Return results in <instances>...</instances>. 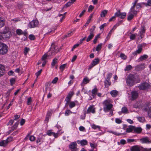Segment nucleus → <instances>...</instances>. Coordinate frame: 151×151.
Segmentation results:
<instances>
[{
    "instance_id": "nucleus-1",
    "label": "nucleus",
    "mask_w": 151,
    "mask_h": 151,
    "mask_svg": "<svg viewBox=\"0 0 151 151\" xmlns=\"http://www.w3.org/2000/svg\"><path fill=\"white\" fill-rule=\"evenodd\" d=\"M104 111L106 112L111 110L109 115H113V110L111 109L113 107V105L111 100L109 99L106 100L102 103Z\"/></svg>"
},
{
    "instance_id": "nucleus-2",
    "label": "nucleus",
    "mask_w": 151,
    "mask_h": 151,
    "mask_svg": "<svg viewBox=\"0 0 151 151\" xmlns=\"http://www.w3.org/2000/svg\"><path fill=\"white\" fill-rule=\"evenodd\" d=\"M11 35V32L8 27H5L3 30L0 32V40L9 38Z\"/></svg>"
},
{
    "instance_id": "nucleus-3",
    "label": "nucleus",
    "mask_w": 151,
    "mask_h": 151,
    "mask_svg": "<svg viewBox=\"0 0 151 151\" xmlns=\"http://www.w3.org/2000/svg\"><path fill=\"white\" fill-rule=\"evenodd\" d=\"M126 81L127 85L130 86H133L136 83L135 79L132 74L129 75L126 78Z\"/></svg>"
},
{
    "instance_id": "nucleus-4",
    "label": "nucleus",
    "mask_w": 151,
    "mask_h": 151,
    "mask_svg": "<svg viewBox=\"0 0 151 151\" xmlns=\"http://www.w3.org/2000/svg\"><path fill=\"white\" fill-rule=\"evenodd\" d=\"M9 48L8 46L5 44L0 42V54H4L8 52Z\"/></svg>"
},
{
    "instance_id": "nucleus-5",
    "label": "nucleus",
    "mask_w": 151,
    "mask_h": 151,
    "mask_svg": "<svg viewBox=\"0 0 151 151\" xmlns=\"http://www.w3.org/2000/svg\"><path fill=\"white\" fill-rule=\"evenodd\" d=\"M63 133V132H60V131H58L57 133H55L52 131L51 130H49L47 132V134L49 136H53L55 138H57L59 134H62Z\"/></svg>"
},
{
    "instance_id": "nucleus-6",
    "label": "nucleus",
    "mask_w": 151,
    "mask_h": 151,
    "mask_svg": "<svg viewBox=\"0 0 151 151\" xmlns=\"http://www.w3.org/2000/svg\"><path fill=\"white\" fill-rule=\"evenodd\" d=\"M150 85L147 83H141L139 86L138 88L140 90H145L149 88Z\"/></svg>"
},
{
    "instance_id": "nucleus-7",
    "label": "nucleus",
    "mask_w": 151,
    "mask_h": 151,
    "mask_svg": "<svg viewBox=\"0 0 151 151\" xmlns=\"http://www.w3.org/2000/svg\"><path fill=\"white\" fill-rule=\"evenodd\" d=\"M38 24L37 20H33L30 22L28 24V27L29 28H34L36 27Z\"/></svg>"
},
{
    "instance_id": "nucleus-8",
    "label": "nucleus",
    "mask_w": 151,
    "mask_h": 151,
    "mask_svg": "<svg viewBox=\"0 0 151 151\" xmlns=\"http://www.w3.org/2000/svg\"><path fill=\"white\" fill-rule=\"evenodd\" d=\"M99 62V60L98 58H95L92 62L91 64L88 66V69H90L93 67L98 64Z\"/></svg>"
},
{
    "instance_id": "nucleus-9",
    "label": "nucleus",
    "mask_w": 151,
    "mask_h": 151,
    "mask_svg": "<svg viewBox=\"0 0 151 151\" xmlns=\"http://www.w3.org/2000/svg\"><path fill=\"white\" fill-rule=\"evenodd\" d=\"M126 14L125 12L121 13L120 11H117L115 13V15L116 17H119L122 19H124L126 16Z\"/></svg>"
},
{
    "instance_id": "nucleus-10",
    "label": "nucleus",
    "mask_w": 151,
    "mask_h": 151,
    "mask_svg": "<svg viewBox=\"0 0 151 151\" xmlns=\"http://www.w3.org/2000/svg\"><path fill=\"white\" fill-rule=\"evenodd\" d=\"M77 102V101H66L65 106L68 105L70 108L71 109L76 106V104Z\"/></svg>"
},
{
    "instance_id": "nucleus-11",
    "label": "nucleus",
    "mask_w": 151,
    "mask_h": 151,
    "mask_svg": "<svg viewBox=\"0 0 151 151\" xmlns=\"http://www.w3.org/2000/svg\"><path fill=\"white\" fill-rule=\"evenodd\" d=\"M16 32L18 35H23L25 36V39L24 40H25V39L27 38V33L26 30H25L23 32L21 29H18L16 30Z\"/></svg>"
},
{
    "instance_id": "nucleus-12",
    "label": "nucleus",
    "mask_w": 151,
    "mask_h": 151,
    "mask_svg": "<svg viewBox=\"0 0 151 151\" xmlns=\"http://www.w3.org/2000/svg\"><path fill=\"white\" fill-rule=\"evenodd\" d=\"M77 144L76 142H72L69 145V147L72 151H77Z\"/></svg>"
},
{
    "instance_id": "nucleus-13",
    "label": "nucleus",
    "mask_w": 151,
    "mask_h": 151,
    "mask_svg": "<svg viewBox=\"0 0 151 151\" xmlns=\"http://www.w3.org/2000/svg\"><path fill=\"white\" fill-rule=\"evenodd\" d=\"M95 112V108L93 106H90L88 109L86 113L90 114L91 113L94 114Z\"/></svg>"
},
{
    "instance_id": "nucleus-14",
    "label": "nucleus",
    "mask_w": 151,
    "mask_h": 151,
    "mask_svg": "<svg viewBox=\"0 0 151 151\" xmlns=\"http://www.w3.org/2000/svg\"><path fill=\"white\" fill-rule=\"evenodd\" d=\"M143 148L137 145L132 147L131 148V151H140L141 150H142Z\"/></svg>"
},
{
    "instance_id": "nucleus-15",
    "label": "nucleus",
    "mask_w": 151,
    "mask_h": 151,
    "mask_svg": "<svg viewBox=\"0 0 151 151\" xmlns=\"http://www.w3.org/2000/svg\"><path fill=\"white\" fill-rule=\"evenodd\" d=\"M5 67L4 65L0 64V77L2 76L5 73Z\"/></svg>"
},
{
    "instance_id": "nucleus-16",
    "label": "nucleus",
    "mask_w": 151,
    "mask_h": 151,
    "mask_svg": "<svg viewBox=\"0 0 151 151\" xmlns=\"http://www.w3.org/2000/svg\"><path fill=\"white\" fill-rule=\"evenodd\" d=\"M90 81V79L87 77H85L83 78L82 81L81 83V85L82 86H84L85 85L89 83Z\"/></svg>"
},
{
    "instance_id": "nucleus-17",
    "label": "nucleus",
    "mask_w": 151,
    "mask_h": 151,
    "mask_svg": "<svg viewBox=\"0 0 151 151\" xmlns=\"http://www.w3.org/2000/svg\"><path fill=\"white\" fill-rule=\"evenodd\" d=\"M138 49L136 51L133 52L132 54L134 55L135 56L137 54H139L142 51V46L139 45L137 47Z\"/></svg>"
},
{
    "instance_id": "nucleus-18",
    "label": "nucleus",
    "mask_w": 151,
    "mask_h": 151,
    "mask_svg": "<svg viewBox=\"0 0 151 151\" xmlns=\"http://www.w3.org/2000/svg\"><path fill=\"white\" fill-rule=\"evenodd\" d=\"M134 12H132L131 10V9H130V11L129 12V14L127 18V19L128 20H131L133 18L134 15H136L137 13V11H136V12H135V13Z\"/></svg>"
},
{
    "instance_id": "nucleus-19",
    "label": "nucleus",
    "mask_w": 151,
    "mask_h": 151,
    "mask_svg": "<svg viewBox=\"0 0 151 151\" xmlns=\"http://www.w3.org/2000/svg\"><path fill=\"white\" fill-rule=\"evenodd\" d=\"M90 34L88 35L87 39L86 40V41L87 42L90 41L92 39V38L94 36V33L93 31L92 30V29H90Z\"/></svg>"
},
{
    "instance_id": "nucleus-20",
    "label": "nucleus",
    "mask_w": 151,
    "mask_h": 151,
    "mask_svg": "<svg viewBox=\"0 0 151 151\" xmlns=\"http://www.w3.org/2000/svg\"><path fill=\"white\" fill-rule=\"evenodd\" d=\"M74 93L73 91H70L68 93L67 96L66 97L65 101H70L71 98L73 95Z\"/></svg>"
},
{
    "instance_id": "nucleus-21",
    "label": "nucleus",
    "mask_w": 151,
    "mask_h": 151,
    "mask_svg": "<svg viewBox=\"0 0 151 151\" xmlns=\"http://www.w3.org/2000/svg\"><path fill=\"white\" fill-rule=\"evenodd\" d=\"M9 138H7L6 140H1L0 142V146H1L4 147L9 142L8 139Z\"/></svg>"
},
{
    "instance_id": "nucleus-22",
    "label": "nucleus",
    "mask_w": 151,
    "mask_h": 151,
    "mask_svg": "<svg viewBox=\"0 0 151 151\" xmlns=\"http://www.w3.org/2000/svg\"><path fill=\"white\" fill-rule=\"evenodd\" d=\"M141 142L143 143H150L151 142L150 141L147 137L144 138L140 139Z\"/></svg>"
},
{
    "instance_id": "nucleus-23",
    "label": "nucleus",
    "mask_w": 151,
    "mask_h": 151,
    "mask_svg": "<svg viewBox=\"0 0 151 151\" xmlns=\"http://www.w3.org/2000/svg\"><path fill=\"white\" fill-rule=\"evenodd\" d=\"M78 143H80L81 146L86 145L88 143L86 139H83L81 140H78L77 141Z\"/></svg>"
},
{
    "instance_id": "nucleus-24",
    "label": "nucleus",
    "mask_w": 151,
    "mask_h": 151,
    "mask_svg": "<svg viewBox=\"0 0 151 151\" xmlns=\"http://www.w3.org/2000/svg\"><path fill=\"white\" fill-rule=\"evenodd\" d=\"M138 0H135L134 2L132 3V4L133 5V6H132L131 9V10L134 13H135L136 12V10H135L134 8L135 6L137 4V3L138 2Z\"/></svg>"
},
{
    "instance_id": "nucleus-25",
    "label": "nucleus",
    "mask_w": 151,
    "mask_h": 151,
    "mask_svg": "<svg viewBox=\"0 0 151 151\" xmlns=\"http://www.w3.org/2000/svg\"><path fill=\"white\" fill-rule=\"evenodd\" d=\"M132 99H136L138 96V93L136 91H133L132 92Z\"/></svg>"
},
{
    "instance_id": "nucleus-26",
    "label": "nucleus",
    "mask_w": 151,
    "mask_h": 151,
    "mask_svg": "<svg viewBox=\"0 0 151 151\" xmlns=\"http://www.w3.org/2000/svg\"><path fill=\"white\" fill-rule=\"evenodd\" d=\"M148 57V56L147 55H143L141 56L140 58L138 59L137 61L138 62L142 61L144 60H145Z\"/></svg>"
},
{
    "instance_id": "nucleus-27",
    "label": "nucleus",
    "mask_w": 151,
    "mask_h": 151,
    "mask_svg": "<svg viewBox=\"0 0 151 151\" xmlns=\"http://www.w3.org/2000/svg\"><path fill=\"white\" fill-rule=\"evenodd\" d=\"M108 11L107 10L105 9L101 11L100 14V16L101 17H104L107 14Z\"/></svg>"
},
{
    "instance_id": "nucleus-28",
    "label": "nucleus",
    "mask_w": 151,
    "mask_h": 151,
    "mask_svg": "<svg viewBox=\"0 0 151 151\" xmlns=\"http://www.w3.org/2000/svg\"><path fill=\"white\" fill-rule=\"evenodd\" d=\"M134 126H133L130 125L128 128L126 129V132H130L133 130Z\"/></svg>"
},
{
    "instance_id": "nucleus-29",
    "label": "nucleus",
    "mask_w": 151,
    "mask_h": 151,
    "mask_svg": "<svg viewBox=\"0 0 151 151\" xmlns=\"http://www.w3.org/2000/svg\"><path fill=\"white\" fill-rule=\"evenodd\" d=\"M111 84L110 80H106L104 81V85L106 87L108 88Z\"/></svg>"
},
{
    "instance_id": "nucleus-30",
    "label": "nucleus",
    "mask_w": 151,
    "mask_h": 151,
    "mask_svg": "<svg viewBox=\"0 0 151 151\" xmlns=\"http://www.w3.org/2000/svg\"><path fill=\"white\" fill-rule=\"evenodd\" d=\"M142 129L140 127H134V128H133L134 131L137 133H140L142 131Z\"/></svg>"
},
{
    "instance_id": "nucleus-31",
    "label": "nucleus",
    "mask_w": 151,
    "mask_h": 151,
    "mask_svg": "<svg viewBox=\"0 0 151 151\" xmlns=\"http://www.w3.org/2000/svg\"><path fill=\"white\" fill-rule=\"evenodd\" d=\"M110 94L112 96L114 97L117 95L118 91L115 90H113L110 92Z\"/></svg>"
},
{
    "instance_id": "nucleus-32",
    "label": "nucleus",
    "mask_w": 151,
    "mask_h": 151,
    "mask_svg": "<svg viewBox=\"0 0 151 151\" xmlns=\"http://www.w3.org/2000/svg\"><path fill=\"white\" fill-rule=\"evenodd\" d=\"M122 113L126 114L129 113L128 110L127 108L125 106L123 107L122 109Z\"/></svg>"
},
{
    "instance_id": "nucleus-33",
    "label": "nucleus",
    "mask_w": 151,
    "mask_h": 151,
    "mask_svg": "<svg viewBox=\"0 0 151 151\" xmlns=\"http://www.w3.org/2000/svg\"><path fill=\"white\" fill-rule=\"evenodd\" d=\"M137 118L138 121L140 122L143 123L145 121V117H143L138 116L137 117Z\"/></svg>"
},
{
    "instance_id": "nucleus-34",
    "label": "nucleus",
    "mask_w": 151,
    "mask_h": 151,
    "mask_svg": "<svg viewBox=\"0 0 151 151\" xmlns=\"http://www.w3.org/2000/svg\"><path fill=\"white\" fill-rule=\"evenodd\" d=\"M58 59L56 58H54L52 61L51 63L52 68H53L55 66V64L57 63Z\"/></svg>"
},
{
    "instance_id": "nucleus-35",
    "label": "nucleus",
    "mask_w": 151,
    "mask_h": 151,
    "mask_svg": "<svg viewBox=\"0 0 151 151\" xmlns=\"http://www.w3.org/2000/svg\"><path fill=\"white\" fill-rule=\"evenodd\" d=\"M102 45V43L98 45L96 47V50L98 51H99L101 49Z\"/></svg>"
},
{
    "instance_id": "nucleus-36",
    "label": "nucleus",
    "mask_w": 151,
    "mask_h": 151,
    "mask_svg": "<svg viewBox=\"0 0 151 151\" xmlns=\"http://www.w3.org/2000/svg\"><path fill=\"white\" fill-rule=\"evenodd\" d=\"M91 128L94 129H95L97 128H98L99 129H100V126L98 125H96L94 124L91 125Z\"/></svg>"
},
{
    "instance_id": "nucleus-37",
    "label": "nucleus",
    "mask_w": 151,
    "mask_h": 151,
    "mask_svg": "<svg viewBox=\"0 0 151 151\" xmlns=\"http://www.w3.org/2000/svg\"><path fill=\"white\" fill-rule=\"evenodd\" d=\"M4 21L1 17H0V27L4 26Z\"/></svg>"
},
{
    "instance_id": "nucleus-38",
    "label": "nucleus",
    "mask_w": 151,
    "mask_h": 151,
    "mask_svg": "<svg viewBox=\"0 0 151 151\" xmlns=\"http://www.w3.org/2000/svg\"><path fill=\"white\" fill-rule=\"evenodd\" d=\"M107 132L109 133H111L115 135H117V136H119L121 134V133H117V132H114L113 131L109 130L107 131Z\"/></svg>"
},
{
    "instance_id": "nucleus-39",
    "label": "nucleus",
    "mask_w": 151,
    "mask_h": 151,
    "mask_svg": "<svg viewBox=\"0 0 151 151\" xmlns=\"http://www.w3.org/2000/svg\"><path fill=\"white\" fill-rule=\"evenodd\" d=\"M137 35V34H132L130 36V38L131 40H134L135 39V38Z\"/></svg>"
},
{
    "instance_id": "nucleus-40",
    "label": "nucleus",
    "mask_w": 151,
    "mask_h": 151,
    "mask_svg": "<svg viewBox=\"0 0 151 151\" xmlns=\"http://www.w3.org/2000/svg\"><path fill=\"white\" fill-rule=\"evenodd\" d=\"M29 51V48L27 47H25L24 50V52L25 55H26Z\"/></svg>"
},
{
    "instance_id": "nucleus-41",
    "label": "nucleus",
    "mask_w": 151,
    "mask_h": 151,
    "mask_svg": "<svg viewBox=\"0 0 151 151\" xmlns=\"http://www.w3.org/2000/svg\"><path fill=\"white\" fill-rule=\"evenodd\" d=\"M58 80V78L57 77H55L53 80H52V83L53 84H56Z\"/></svg>"
},
{
    "instance_id": "nucleus-42",
    "label": "nucleus",
    "mask_w": 151,
    "mask_h": 151,
    "mask_svg": "<svg viewBox=\"0 0 151 151\" xmlns=\"http://www.w3.org/2000/svg\"><path fill=\"white\" fill-rule=\"evenodd\" d=\"M98 90L96 88H94L92 90V93L93 96H94L97 93Z\"/></svg>"
},
{
    "instance_id": "nucleus-43",
    "label": "nucleus",
    "mask_w": 151,
    "mask_h": 151,
    "mask_svg": "<svg viewBox=\"0 0 151 151\" xmlns=\"http://www.w3.org/2000/svg\"><path fill=\"white\" fill-rule=\"evenodd\" d=\"M72 113L71 111L70 110H67L65 111V116H68L69 115Z\"/></svg>"
},
{
    "instance_id": "nucleus-44",
    "label": "nucleus",
    "mask_w": 151,
    "mask_h": 151,
    "mask_svg": "<svg viewBox=\"0 0 151 151\" xmlns=\"http://www.w3.org/2000/svg\"><path fill=\"white\" fill-rule=\"evenodd\" d=\"M112 76V74L111 73H109L107 74L106 76V80H110V79Z\"/></svg>"
},
{
    "instance_id": "nucleus-45",
    "label": "nucleus",
    "mask_w": 151,
    "mask_h": 151,
    "mask_svg": "<svg viewBox=\"0 0 151 151\" xmlns=\"http://www.w3.org/2000/svg\"><path fill=\"white\" fill-rule=\"evenodd\" d=\"M99 36H100V35L99 34V35H97V36H96L95 37V39H94V40H93V43L94 44H96V43L99 37Z\"/></svg>"
},
{
    "instance_id": "nucleus-46",
    "label": "nucleus",
    "mask_w": 151,
    "mask_h": 151,
    "mask_svg": "<svg viewBox=\"0 0 151 151\" xmlns=\"http://www.w3.org/2000/svg\"><path fill=\"white\" fill-rule=\"evenodd\" d=\"M66 65V64H63L62 65H60V70H62V71H63L64 70Z\"/></svg>"
},
{
    "instance_id": "nucleus-47",
    "label": "nucleus",
    "mask_w": 151,
    "mask_h": 151,
    "mask_svg": "<svg viewBox=\"0 0 151 151\" xmlns=\"http://www.w3.org/2000/svg\"><path fill=\"white\" fill-rule=\"evenodd\" d=\"M116 17V16L115 15V14H114V15L111 17L109 20V22H111V21H113L115 20V19Z\"/></svg>"
},
{
    "instance_id": "nucleus-48",
    "label": "nucleus",
    "mask_w": 151,
    "mask_h": 151,
    "mask_svg": "<svg viewBox=\"0 0 151 151\" xmlns=\"http://www.w3.org/2000/svg\"><path fill=\"white\" fill-rule=\"evenodd\" d=\"M132 68V66L130 65H129L126 66L125 68L124 69L125 71L129 70H130Z\"/></svg>"
},
{
    "instance_id": "nucleus-49",
    "label": "nucleus",
    "mask_w": 151,
    "mask_h": 151,
    "mask_svg": "<svg viewBox=\"0 0 151 151\" xmlns=\"http://www.w3.org/2000/svg\"><path fill=\"white\" fill-rule=\"evenodd\" d=\"M15 80L13 78H11L10 80V84L11 85H12L14 84L15 82Z\"/></svg>"
},
{
    "instance_id": "nucleus-50",
    "label": "nucleus",
    "mask_w": 151,
    "mask_h": 151,
    "mask_svg": "<svg viewBox=\"0 0 151 151\" xmlns=\"http://www.w3.org/2000/svg\"><path fill=\"white\" fill-rule=\"evenodd\" d=\"M115 121L116 123L117 124H120L122 122V121L119 118H116Z\"/></svg>"
},
{
    "instance_id": "nucleus-51",
    "label": "nucleus",
    "mask_w": 151,
    "mask_h": 151,
    "mask_svg": "<svg viewBox=\"0 0 151 151\" xmlns=\"http://www.w3.org/2000/svg\"><path fill=\"white\" fill-rule=\"evenodd\" d=\"M145 29L144 27H142V29L139 31L140 35H141L145 32Z\"/></svg>"
},
{
    "instance_id": "nucleus-52",
    "label": "nucleus",
    "mask_w": 151,
    "mask_h": 151,
    "mask_svg": "<svg viewBox=\"0 0 151 151\" xmlns=\"http://www.w3.org/2000/svg\"><path fill=\"white\" fill-rule=\"evenodd\" d=\"M42 71V70L41 69L40 70H39L38 71H37V73H35V75L36 76H37V77L40 74Z\"/></svg>"
},
{
    "instance_id": "nucleus-53",
    "label": "nucleus",
    "mask_w": 151,
    "mask_h": 151,
    "mask_svg": "<svg viewBox=\"0 0 151 151\" xmlns=\"http://www.w3.org/2000/svg\"><path fill=\"white\" fill-rule=\"evenodd\" d=\"M120 57L123 59H126L127 58V56L123 53L120 54Z\"/></svg>"
},
{
    "instance_id": "nucleus-54",
    "label": "nucleus",
    "mask_w": 151,
    "mask_h": 151,
    "mask_svg": "<svg viewBox=\"0 0 151 151\" xmlns=\"http://www.w3.org/2000/svg\"><path fill=\"white\" fill-rule=\"evenodd\" d=\"M29 38L31 40H35V37L34 35H30L29 36Z\"/></svg>"
},
{
    "instance_id": "nucleus-55",
    "label": "nucleus",
    "mask_w": 151,
    "mask_h": 151,
    "mask_svg": "<svg viewBox=\"0 0 151 151\" xmlns=\"http://www.w3.org/2000/svg\"><path fill=\"white\" fill-rule=\"evenodd\" d=\"M50 49V50L53 53L54 52H57L58 51V50H56L55 47H52Z\"/></svg>"
},
{
    "instance_id": "nucleus-56",
    "label": "nucleus",
    "mask_w": 151,
    "mask_h": 151,
    "mask_svg": "<svg viewBox=\"0 0 151 151\" xmlns=\"http://www.w3.org/2000/svg\"><path fill=\"white\" fill-rule=\"evenodd\" d=\"M35 139V137L33 135H31L29 137V139L31 141H34Z\"/></svg>"
},
{
    "instance_id": "nucleus-57",
    "label": "nucleus",
    "mask_w": 151,
    "mask_h": 151,
    "mask_svg": "<svg viewBox=\"0 0 151 151\" xmlns=\"http://www.w3.org/2000/svg\"><path fill=\"white\" fill-rule=\"evenodd\" d=\"M93 8L94 7L92 5H90L89 7L88 11L89 12H91V11L93 9Z\"/></svg>"
},
{
    "instance_id": "nucleus-58",
    "label": "nucleus",
    "mask_w": 151,
    "mask_h": 151,
    "mask_svg": "<svg viewBox=\"0 0 151 151\" xmlns=\"http://www.w3.org/2000/svg\"><path fill=\"white\" fill-rule=\"evenodd\" d=\"M119 25V23H117L112 28V29H113L114 30H115L116 29L117 27H118V26Z\"/></svg>"
},
{
    "instance_id": "nucleus-59",
    "label": "nucleus",
    "mask_w": 151,
    "mask_h": 151,
    "mask_svg": "<svg viewBox=\"0 0 151 151\" xmlns=\"http://www.w3.org/2000/svg\"><path fill=\"white\" fill-rule=\"evenodd\" d=\"M107 25V24L106 23H104L103 24L101 25L100 26V29H103Z\"/></svg>"
},
{
    "instance_id": "nucleus-60",
    "label": "nucleus",
    "mask_w": 151,
    "mask_h": 151,
    "mask_svg": "<svg viewBox=\"0 0 151 151\" xmlns=\"http://www.w3.org/2000/svg\"><path fill=\"white\" fill-rule=\"evenodd\" d=\"M145 5L146 6H151V0H148L147 3L145 4Z\"/></svg>"
},
{
    "instance_id": "nucleus-61",
    "label": "nucleus",
    "mask_w": 151,
    "mask_h": 151,
    "mask_svg": "<svg viewBox=\"0 0 151 151\" xmlns=\"http://www.w3.org/2000/svg\"><path fill=\"white\" fill-rule=\"evenodd\" d=\"M141 4L140 3H138L136 5L135 7H136V9H137L141 7Z\"/></svg>"
},
{
    "instance_id": "nucleus-62",
    "label": "nucleus",
    "mask_w": 151,
    "mask_h": 151,
    "mask_svg": "<svg viewBox=\"0 0 151 151\" xmlns=\"http://www.w3.org/2000/svg\"><path fill=\"white\" fill-rule=\"evenodd\" d=\"M120 143L121 144L124 145L126 143V142L125 140L122 139L120 140Z\"/></svg>"
},
{
    "instance_id": "nucleus-63",
    "label": "nucleus",
    "mask_w": 151,
    "mask_h": 151,
    "mask_svg": "<svg viewBox=\"0 0 151 151\" xmlns=\"http://www.w3.org/2000/svg\"><path fill=\"white\" fill-rule=\"evenodd\" d=\"M148 114L150 118H151V107L149 109V111H148Z\"/></svg>"
},
{
    "instance_id": "nucleus-64",
    "label": "nucleus",
    "mask_w": 151,
    "mask_h": 151,
    "mask_svg": "<svg viewBox=\"0 0 151 151\" xmlns=\"http://www.w3.org/2000/svg\"><path fill=\"white\" fill-rule=\"evenodd\" d=\"M143 151H151V148H143L142 149Z\"/></svg>"
}]
</instances>
